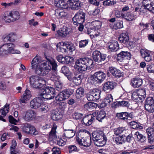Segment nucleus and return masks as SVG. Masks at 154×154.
<instances>
[{"label": "nucleus", "instance_id": "nucleus-18", "mask_svg": "<svg viewBox=\"0 0 154 154\" xmlns=\"http://www.w3.org/2000/svg\"><path fill=\"white\" fill-rule=\"evenodd\" d=\"M36 113L33 110H30L27 112L24 117V119L26 121L29 122L34 119Z\"/></svg>", "mask_w": 154, "mask_h": 154}, {"label": "nucleus", "instance_id": "nucleus-64", "mask_svg": "<svg viewBox=\"0 0 154 154\" xmlns=\"http://www.w3.org/2000/svg\"><path fill=\"white\" fill-rule=\"evenodd\" d=\"M93 22L94 23V24L95 25L94 27H95V29L100 28L102 24V22L100 21H95Z\"/></svg>", "mask_w": 154, "mask_h": 154}, {"label": "nucleus", "instance_id": "nucleus-9", "mask_svg": "<svg viewBox=\"0 0 154 154\" xmlns=\"http://www.w3.org/2000/svg\"><path fill=\"white\" fill-rule=\"evenodd\" d=\"M72 32L71 28L63 26L57 31V35L62 38H65Z\"/></svg>", "mask_w": 154, "mask_h": 154}, {"label": "nucleus", "instance_id": "nucleus-20", "mask_svg": "<svg viewBox=\"0 0 154 154\" xmlns=\"http://www.w3.org/2000/svg\"><path fill=\"white\" fill-rule=\"evenodd\" d=\"M93 114L96 115V119L101 122H102L106 117L105 111L103 110L95 112Z\"/></svg>", "mask_w": 154, "mask_h": 154}, {"label": "nucleus", "instance_id": "nucleus-56", "mask_svg": "<svg viewBox=\"0 0 154 154\" xmlns=\"http://www.w3.org/2000/svg\"><path fill=\"white\" fill-rule=\"evenodd\" d=\"M31 125L28 123L25 124L22 128V130L23 132L28 134Z\"/></svg>", "mask_w": 154, "mask_h": 154}, {"label": "nucleus", "instance_id": "nucleus-13", "mask_svg": "<svg viewBox=\"0 0 154 154\" xmlns=\"http://www.w3.org/2000/svg\"><path fill=\"white\" fill-rule=\"evenodd\" d=\"M41 97H36L34 98L30 102V106L31 108L36 109L40 107L42 102Z\"/></svg>", "mask_w": 154, "mask_h": 154}, {"label": "nucleus", "instance_id": "nucleus-16", "mask_svg": "<svg viewBox=\"0 0 154 154\" xmlns=\"http://www.w3.org/2000/svg\"><path fill=\"white\" fill-rule=\"evenodd\" d=\"M46 59L47 60L44 61L46 62L47 65L48 64V67H50L51 69H52L53 71H56L57 66L54 59L50 57H46Z\"/></svg>", "mask_w": 154, "mask_h": 154}, {"label": "nucleus", "instance_id": "nucleus-3", "mask_svg": "<svg viewBox=\"0 0 154 154\" xmlns=\"http://www.w3.org/2000/svg\"><path fill=\"white\" fill-rule=\"evenodd\" d=\"M93 140L94 144L98 146H102L106 143L107 138L102 131H95L92 133Z\"/></svg>", "mask_w": 154, "mask_h": 154}, {"label": "nucleus", "instance_id": "nucleus-26", "mask_svg": "<svg viewBox=\"0 0 154 154\" xmlns=\"http://www.w3.org/2000/svg\"><path fill=\"white\" fill-rule=\"evenodd\" d=\"M108 45L110 51H116L119 49V45L117 41H112L108 43Z\"/></svg>", "mask_w": 154, "mask_h": 154}, {"label": "nucleus", "instance_id": "nucleus-62", "mask_svg": "<svg viewBox=\"0 0 154 154\" xmlns=\"http://www.w3.org/2000/svg\"><path fill=\"white\" fill-rule=\"evenodd\" d=\"M61 72L65 75L68 74L70 72L68 68L65 66H63L62 67Z\"/></svg>", "mask_w": 154, "mask_h": 154}, {"label": "nucleus", "instance_id": "nucleus-25", "mask_svg": "<svg viewBox=\"0 0 154 154\" xmlns=\"http://www.w3.org/2000/svg\"><path fill=\"white\" fill-rule=\"evenodd\" d=\"M146 131L148 135V140L150 142H152L154 139V123L153 124V128H148L146 129Z\"/></svg>", "mask_w": 154, "mask_h": 154}, {"label": "nucleus", "instance_id": "nucleus-58", "mask_svg": "<svg viewBox=\"0 0 154 154\" xmlns=\"http://www.w3.org/2000/svg\"><path fill=\"white\" fill-rule=\"evenodd\" d=\"M116 3V0H106L103 2L104 5L109 6Z\"/></svg>", "mask_w": 154, "mask_h": 154}, {"label": "nucleus", "instance_id": "nucleus-31", "mask_svg": "<svg viewBox=\"0 0 154 154\" xmlns=\"http://www.w3.org/2000/svg\"><path fill=\"white\" fill-rule=\"evenodd\" d=\"M55 4L57 7L62 8L66 9L68 7L67 5L63 0H55Z\"/></svg>", "mask_w": 154, "mask_h": 154}, {"label": "nucleus", "instance_id": "nucleus-40", "mask_svg": "<svg viewBox=\"0 0 154 154\" xmlns=\"http://www.w3.org/2000/svg\"><path fill=\"white\" fill-rule=\"evenodd\" d=\"M63 116L60 112H55L52 114V119L54 121H57L61 119Z\"/></svg>", "mask_w": 154, "mask_h": 154}, {"label": "nucleus", "instance_id": "nucleus-63", "mask_svg": "<svg viewBox=\"0 0 154 154\" xmlns=\"http://www.w3.org/2000/svg\"><path fill=\"white\" fill-rule=\"evenodd\" d=\"M145 10V6H144L143 5L141 6L139 5L135 9V11L136 12H140L143 13Z\"/></svg>", "mask_w": 154, "mask_h": 154}, {"label": "nucleus", "instance_id": "nucleus-49", "mask_svg": "<svg viewBox=\"0 0 154 154\" xmlns=\"http://www.w3.org/2000/svg\"><path fill=\"white\" fill-rule=\"evenodd\" d=\"M84 107L87 110L91 109L94 107L97 106V104L94 103H88L84 106Z\"/></svg>", "mask_w": 154, "mask_h": 154}, {"label": "nucleus", "instance_id": "nucleus-55", "mask_svg": "<svg viewBox=\"0 0 154 154\" xmlns=\"http://www.w3.org/2000/svg\"><path fill=\"white\" fill-rule=\"evenodd\" d=\"M83 116L82 114L78 112H75L72 115L73 118L76 120L81 119Z\"/></svg>", "mask_w": 154, "mask_h": 154}, {"label": "nucleus", "instance_id": "nucleus-36", "mask_svg": "<svg viewBox=\"0 0 154 154\" xmlns=\"http://www.w3.org/2000/svg\"><path fill=\"white\" fill-rule=\"evenodd\" d=\"M131 127L134 129H142L143 127L140 123H138L135 121L131 122L129 123Z\"/></svg>", "mask_w": 154, "mask_h": 154}, {"label": "nucleus", "instance_id": "nucleus-2", "mask_svg": "<svg viewBox=\"0 0 154 154\" xmlns=\"http://www.w3.org/2000/svg\"><path fill=\"white\" fill-rule=\"evenodd\" d=\"M75 64L79 69L85 71L90 69L93 65V61L89 58H81L77 60Z\"/></svg>", "mask_w": 154, "mask_h": 154}, {"label": "nucleus", "instance_id": "nucleus-30", "mask_svg": "<svg viewBox=\"0 0 154 154\" xmlns=\"http://www.w3.org/2000/svg\"><path fill=\"white\" fill-rule=\"evenodd\" d=\"M55 14L56 16L59 18L61 19H65L67 17V12L59 9L55 10Z\"/></svg>", "mask_w": 154, "mask_h": 154}, {"label": "nucleus", "instance_id": "nucleus-41", "mask_svg": "<svg viewBox=\"0 0 154 154\" xmlns=\"http://www.w3.org/2000/svg\"><path fill=\"white\" fill-rule=\"evenodd\" d=\"M100 54L101 53L98 51L96 50L93 52L92 55L94 61L98 62Z\"/></svg>", "mask_w": 154, "mask_h": 154}, {"label": "nucleus", "instance_id": "nucleus-32", "mask_svg": "<svg viewBox=\"0 0 154 154\" xmlns=\"http://www.w3.org/2000/svg\"><path fill=\"white\" fill-rule=\"evenodd\" d=\"M64 135L65 136L68 138H71L75 134V131L72 129L64 130Z\"/></svg>", "mask_w": 154, "mask_h": 154}, {"label": "nucleus", "instance_id": "nucleus-50", "mask_svg": "<svg viewBox=\"0 0 154 154\" xmlns=\"http://www.w3.org/2000/svg\"><path fill=\"white\" fill-rule=\"evenodd\" d=\"M89 42L88 39L82 40L79 42V48H84L87 46Z\"/></svg>", "mask_w": 154, "mask_h": 154}, {"label": "nucleus", "instance_id": "nucleus-12", "mask_svg": "<svg viewBox=\"0 0 154 154\" xmlns=\"http://www.w3.org/2000/svg\"><path fill=\"white\" fill-rule=\"evenodd\" d=\"M12 45L11 44H4L0 47V55L6 56L10 54V48Z\"/></svg>", "mask_w": 154, "mask_h": 154}, {"label": "nucleus", "instance_id": "nucleus-22", "mask_svg": "<svg viewBox=\"0 0 154 154\" xmlns=\"http://www.w3.org/2000/svg\"><path fill=\"white\" fill-rule=\"evenodd\" d=\"M31 92L29 90H26L24 93L21 96V98L19 101L20 103H26V101L29 100L31 97Z\"/></svg>", "mask_w": 154, "mask_h": 154}, {"label": "nucleus", "instance_id": "nucleus-34", "mask_svg": "<svg viewBox=\"0 0 154 154\" xmlns=\"http://www.w3.org/2000/svg\"><path fill=\"white\" fill-rule=\"evenodd\" d=\"M84 89L82 87H80L76 90V97L78 99H80L84 96Z\"/></svg>", "mask_w": 154, "mask_h": 154}, {"label": "nucleus", "instance_id": "nucleus-61", "mask_svg": "<svg viewBox=\"0 0 154 154\" xmlns=\"http://www.w3.org/2000/svg\"><path fill=\"white\" fill-rule=\"evenodd\" d=\"M10 12L9 11L5 12L4 14V16L2 17V19L5 20V22L9 23L7 21L8 19L11 18L12 19L11 15H10Z\"/></svg>", "mask_w": 154, "mask_h": 154}, {"label": "nucleus", "instance_id": "nucleus-52", "mask_svg": "<svg viewBox=\"0 0 154 154\" xmlns=\"http://www.w3.org/2000/svg\"><path fill=\"white\" fill-rule=\"evenodd\" d=\"M150 1L147 2L146 4L142 3L145 6V10L146 9H147L149 11H151L153 13V8L152 5V4L151 2L150 4H149V2Z\"/></svg>", "mask_w": 154, "mask_h": 154}, {"label": "nucleus", "instance_id": "nucleus-11", "mask_svg": "<svg viewBox=\"0 0 154 154\" xmlns=\"http://www.w3.org/2000/svg\"><path fill=\"white\" fill-rule=\"evenodd\" d=\"M140 55L146 61L149 62L152 60V52L146 48L141 49L140 51Z\"/></svg>", "mask_w": 154, "mask_h": 154}, {"label": "nucleus", "instance_id": "nucleus-35", "mask_svg": "<svg viewBox=\"0 0 154 154\" xmlns=\"http://www.w3.org/2000/svg\"><path fill=\"white\" fill-rule=\"evenodd\" d=\"M110 28L112 29L117 30L119 29H120L123 27V22L122 21L117 22L114 25L112 24H110Z\"/></svg>", "mask_w": 154, "mask_h": 154}, {"label": "nucleus", "instance_id": "nucleus-45", "mask_svg": "<svg viewBox=\"0 0 154 154\" xmlns=\"http://www.w3.org/2000/svg\"><path fill=\"white\" fill-rule=\"evenodd\" d=\"M136 91L139 97H142V101L146 97L145 90L144 89H140L136 90Z\"/></svg>", "mask_w": 154, "mask_h": 154}, {"label": "nucleus", "instance_id": "nucleus-43", "mask_svg": "<svg viewBox=\"0 0 154 154\" xmlns=\"http://www.w3.org/2000/svg\"><path fill=\"white\" fill-rule=\"evenodd\" d=\"M39 132L38 131L35 127L31 125L28 134L33 136H36L39 134Z\"/></svg>", "mask_w": 154, "mask_h": 154}, {"label": "nucleus", "instance_id": "nucleus-7", "mask_svg": "<svg viewBox=\"0 0 154 154\" xmlns=\"http://www.w3.org/2000/svg\"><path fill=\"white\" fill-rule=\"evenodd\" d=\"M101 91L96 89L91 90L86 95L87 100L89 101H95L100 97Z\"/></svg>", "mask_w": 154, "mask_h": 154}, {"label": "nucleus", "instance_id": "nucleus-29", "mask_svg": "<svg viewBox=\"0 0 154 154\" xmlns=\"http://www.w3.org/2000/svg\"><path fill=\"white\" fill-rule=\"evenodd\" d=\"M10 15H11L12 19H9L7 20L8 22L14 21L19 19L20 17L19 13L18 11H14L10 13Z\"/></svg>", "mask_w": 154, "mask_h": 154}, {"label": "nucleus", "instance_id": "nucleus-48", "mask_svg": "<svg viewBox=\"0 0 154 154\" xmlns=\"http://www.w3.org/2000/svg\"><path fill=\"white\" fill-rule=\"evenodd\" d=\"M125 52L122 51L117 55V59L119 62H121L124 60L125 57Z\"/></svg>", "mask_w": 154, "mask_h": 154}, {"label": "nucleus", "instance_id": "nucleus-37", "mask_svg": "<svg viewBox=\"0 0 154 154\" xmlns=\"http://www.w3.org/2000/svg\"><path fill=\"white\" fill-rule=\"evenodd\" d=\"M41 91L44 92V93H48L52 95L55 94V91L54 88L51 87H47L45 88H43Z\"/></svg>", "mask_w": 154, "mask_h": 154}, {"label": "nucleus", "instance_id": "nucleus-54", "mask_svg": "<svg viewBox=\"0 0 154 154\" xmlns=\"http://www.w3.org/2000/svg\"><path fill=\"white\" fill-rule=\"evenodd\" d=\"M40 107L41 111L42 112H43L44 113L47 112L49 110L48 106L43 102L42 103L41 105V106H40Z\"/></svg>", "mask_w": 154, "mask_h": 154}, {"label": "nucleus", "instance_id": "nucleus-5", "mask_svg": "<svg viewBox=\"0 0 154 154\" xmlns=\"http://www.w3.org/2000/svg\"><path fill=\"white\" fill-rule=\"evenodd\" d=\"M59 49L62 53H69L74 51L75 48L74 45L71 42H66L62 43Z\"/></svg>", "mask_w": 154, "mask_h": 154}, {"label": "nucleus", "instance_id": "nucleus-59", "mask_svg": "<svg viewBox=\"0 0 154 154\" xmlns=\"http://www.w3.org/2000/svg\"><path fill=\"white\" fill-rule=\"evenodd\" d=\"M126 45L128 48H131L133 47V43L132 42H128L129 40V35L126 34Z\"/></svg>", "mask_w": 154, "mask_h": 154}, {"label": "nucleus", "instance_id": "nucleus-15", "mask_svg": "<svg viewBox=\"0 0 154 154\" xmlns=\"http://www.w3.org/2000/svg\"><path fill=\"white\" fill-rule=\"evenodd\" d=\"M116 83L113 82H107L105 83L103 86V90L106 92H109L114 88Z\"/></svg>", "mask_w": 154, "mask_h": 154}, {"label": "nucleus", "instance_id": "nucleus-21", "mask_svg": "<svg viewBox=\"0 0 154 154\" xmlns=\"http://www.w3.org/2000/svg\"><path fill=\"white\" fill-rule=\"evenodd\" d=\"M51 79L54 82L56 90L58 91L61 90L63 88V84L60 81L59 78L57 77H53Z\"/></svg>", "mask_w": 154, "mask_h": 154}, {"label": "nucleus", "instance_id": "nucleus-33", "mask_svg": "<svg viewBox=\"0 0 154 154\" xmlns=\"http://www.w3.org/2000/svg\"><path fill=\"white\" fill-rule=\"evenodd\" d=\"M134 137L137 138V141L141 143L143 142L146 140L145 136L141 134L138 131L136 132L134 134Z\"/></svg>", "mask_w": 154, "mask_h": 154}, {"label": "nucleus", "instance_id": "nucleus-44", "mask_svg": "<svg viewBox=\"0 0 154 154\" xmlns=\"http://www.w3.org/2000/svg\"><path fill=\"white\" fill-rule=\"evenodd\" d=\"M56 100L58 101H61L66 99L65 94L62 91L60 92L55 97Z\"/></svg>", "mask_w": 154, "mask_h": 154}, {"label": "nucleus", "instance_id": "nucleus-1", "mask_svg": "<svg viewBox=\"0 0 154 154\" xmlns=\"http://www.w3.org/2000/svg\"><path fill=\"white\" fill-rule=\"evenodd\" d=\"M29 82L32 88L42 90L46 83L45 80L37 75L31 76L29 78Z\"/></svg>", "mask_w": 154, "mask_h": 154}, {"label": "nucleus", "instance_id": "nucleus-51", "mask_svg": "<svg viewBox=\"0 0 154 154\" xmlns=\"http://www.w3.org/2000/svg\"><path fill=\"white\" fill-rule=\"evenodd\" d=\"M68 149L69 152L70 153L74 152H78L79 150V149H78L75 145H73L69 146Z\"/></svg>", "mask_w": 154, "mask_h": 154}, {"label": "nucleus", "instance_id": "nucleus-47", "mask_svg": "<svg viewBox=\"0 0 154 154\" xmlns=\"http://www.w3.org/2000/svg\"><path fill=\"white\" fill-rule=\"evenodd\" d=\"M57 127L53 126L52 128L51 131L50 132L49 137L52 139H55L57 138L56 135V129Z\"/></svg>", "mask_w": 154, "mask_h": 154}, {"label": "nucleus", "instance_id": "nucleus-38", "mask_svg": "<svg viewBox=\"0 0 154 154\" xmlns=\"http://www.w3.org/2000/svg\"><path fill=\"white\" fill-rule=\"evenodd\" d=\"M132 98L135 102L138 103L142 102V97H140L138 95L136 90L131 94Z\"/></svg>", "mask_w": 154, "mask_h": 154}, {"label": "nucleus", "instance_id": "nucleus-28", "mask_svg": "<svg viewBox=\"0 0 154 154\" xmlns=\"http://www.w3.org/2000/svg\"><path fill=\"white\" fill-rule=\"evenodd\" d=\"M109 71L112 75L115 77L119 78L122 76L121 71L113 67H109Z\"/></svg>", "mask_w": 154, "mask_h": 154}, {"label": "nucleus", "instance_id": "nucleus-46", "mask_svg": "<svg viewBox=\"0 0 154 154\" xmlns=\"http://www.w3.org/2000/svg\"><path fill=\"white\" fill-rule=\"evenodd\" d=\"M115 141L117 144H122L125 143L124 137L122 135L119 136L117 137H115Z\"/></svg>", "mask_w": 154, "mask_h": 154}, {"label": "nucleus", "instance_id": "nucleus-60", "mask_svg": "<svg viewBox=\"0 0 154 154\" xmlns=\"http://www.w3.org/2000/svg\"><path fill=\"white\" fill-rule=\"evenodd\" d=\"M134 16L130 12H128L126 15V20L128 21H132L134 19Z\"/></svg>", "mask_w": 154, "mask_h": 154}, {"label": "nucleus", "instance_id": "nucleus-8", "mask_svg": "<svg viewBox=\"0 0 154 154\" xmlns=\"http://www.w3.org/2000/svg\"><path fill=\"white\" fill-rule=\"evenodd\" d=\"M51 70L50 67H47L45 62L43 61L42 64L35 70L36 74L41 76H44L47 74Z\"/></svg>", "mask_w": 154, "mask_h": 154}, {"label": "nucleus", "instance_id": "nucleus-23", "mask_svg": "<svg viewBox=\"0 0 154 154\" xmlns=\"http://www.w3.org/2000/svg\"><path fill=\"white\" fill-rule=\"evenodd\" d=\"M9 105L6 104L4 106V108L0 110V120L4 122L5 120L3 119V117L5 116L7 113L9 111Z\"/></svg>", "mask_w": 154, "mask_h": 154}, {"label": "nucleus", "instance_id": "nucleus-4", "mask_svg": "<svg viewBox=\"0 0 154 154\" xmlns=\"http://www.w3.org/2000/svg\"><path fill=\"white\" fill-rule=\"evenodd\" d=\"M106 78V74L102 71H98L94 74L91 75L90 77V82L93 85L100 84Z\"/></svg>", "mask_w": 154, "mask_h": 154}, {"label": "nucleus", "instance_id": "nucleus-19", "mask_svg": "<svg viewBox=\"0 0 154 154\" xmlns=\"http://www.w3.org/2000/svg\"><path fill=\"white\" fill-rule=\"evenodd\" d=\"M68 2L70 7L73 9L77 10L81 6V2L79 0H69Z\"/></svg>", "mask_w": 154, "mask_h": 154}, {"label": "nucleus", "instance_id": "nucleus-17", "mask_svg": "<svg viewBox=\"0 0 154 154\" xmlns=\"http://www.w3.org/2000/svg\"><path fill=\"white\" fill-rule=\"evenodd\" d=\"M42 61H41L39 57L36 56L32 60L31 62L32 68L36 70L42 64Z\"/></svg>", "mask_w": 154, "mask_h": 154}, {"label": "nucleus", "instance_id": "nucleus-39", "mask_svg": "<svg viewBox=\"0 0 154 154\" xmlns=\"http://www.w3.org/2000/svg\"><path fill=\"white\" fill-rule=\"evenodd\" d=\"M83 76L81 75H79L77 76H75L72 78L73 83L76 85H80L82 81Z\"/></svg>", "mask_w": 154, "mask_h": 154}, {"label": "nucleus", "instance_id": "nucleus-10", "mask_svg": "<svg viewBox=\"0 0 154 154\" xmlns=\"http://www.w3.org/2000/svg\"><path fill=\"white\" fill-rule=\"evenodd\" d=\"M145 108L150 113L154 112V100L152 97H149L146 99Z\"/></svg>", "mask_w": 154, "mask_h": 154}, {"label": "nucleus", "instance_id": "nucleus-6", "mask_svg": "<svg viewBox=\"0 0 154 154\" xmlns=\"http://www.w3.org/2000/svg\"><path fill=\"white\" fill-rule=\"evenodd\" d=\"M85 13L82 10H79L72 18L73 23L74 25L82 24L85 21Z\"/></svg>", "mask_w": 154, "mask_h": 154}, {"label": "nucleus", "instance_id": "nucleus-14", "mask_svg": "<svg viewBox=\"0 0 154 154\" xmlns=\"http://www.w3.org/2000/svg\"><path fill=\"white\" fill-rule=\"evenodd\" d=\"M78 143L80 145L87 147L90 146L91 145V141L90 137H83L81 139L79 138L76 139Z\"/></svg>", "mask_w": 154, "mask_h": 154}, {"label": "nucleus", "instance_id": "nucleus-57", "mask_svg": "<svg viewBox=\"0 0 154 154\" xmlns=\"http://www.w3.org/2000/svg\"><path fill=\"white\" fill-rule=\"evenodd\" d=\"M104 101L107 104L109 105L113 100L112 96L111 94H108L104 100Z\"/></svg>", "mask_w": 154, "mask_h": 154}, {"label": "nucleus", "instance_id": "nucleus-42", "mask_svg": "<svg viewBox=\"0 0 154 154\" xmlns=\"http://www.w3.org/2000/svg\"><path fill=\"white\" fill-rule=\"evenodd\" d=\"M65 94L66 98L68 99L74 92L73 90L70 88L66 89L62 91Z\"/></svg>", "mask_w": 154, "mask_h": 154}, {"label": "nucleus", "instance_id": "nucleus-24", "mask_svg": "<svg viewBox=\"0 0 154 154\" xmlns=\"http://www.w3.org/2000/svg\"><path fill=\"white\" fill-rule=\"evenodd\" d=\"M143 83L142 80L139 78H135L131 79V84L134 88H138Z\"/></svg>", "mask_w": 154, "mask_h": 154}, {"label": "nucleus", "instance_id": "nucleus-53", "mask_svg": "<svg viewBox=\"0 0 154 154\" xmlns=\"http://www.w3.org/2000/svg\"><path fill=\"white\" fill-rule=\"evenodd\" d=\"M10 44H12V45L11 46V48H10V54H20L21 52L19 50L14 48L15 47V45L13 43H10Z\"/></svg>", "mask_w": 154, "mask_h": 154}, {"label": "nucleus", "instance_id": "nucleus-27", "mask_svg": "<svg viewBox=\"0 0 154 154\" xmlns=\"http://www.w3.org/2000/svg\"><path fill=\"white\" fill-rule=\"evenodd\" d=\"M38 96L41 97L43 100H50L53 98L55 95H52L48 93H44L42 91H40L38 93Z\"/></svg>", "mask_w": 154, "mask_h": 154}]
</instances>
